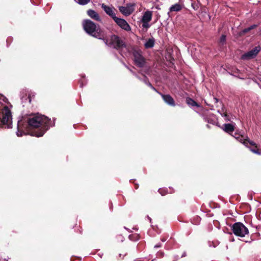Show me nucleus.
<instances>
[{
  "mask_svg": "<svg viewBox=\"0 0 261 261\" xmlns=\"http://www.w3.org/2000/svg\"><path fill=\"white\" fill-rule=\"evenodd\" d=\"M28 121L30 128L34 129L32 135L37 137L43 136L51 126L50 119L39 113L29 115Z\"/></svg>",
  "mask_w": 261,
  "mask_h": 261,
  "instance_id": "obj_1",
  "label": "nucleus"
},
{
  "mask_svg": "<svg viewBox=\"0 0 261 261\" xmlns=\"http://www.w3.org/2000/svg\"><path fill=\"white\" fill-rule=\"evenodd\" d=\"M82 25L84 30L87 34L94 38L102 40L107 44L108 41L107 33L105 30L101 29L98 24L96 25L90 19H85L83 20Z\"/></svg>",
  "mask_w": 261,
  "mask_h": 261,
  "instance_id": "obj_2",
  "label": "nucleus"
},
{
  "mask_svg": "<svg viewBox=\"0 0 261 261\" xmlns=\"http://www.w3.org/2000/svg\"><path fill=\"white\" fill-rule=\"evenodd\" d=\"M12 114L8 106L0 102V126L7 125L8 128L12 126Z\"/></svg>",
  "mask_w": 261,
  "mask_h": 261,
  "instance_id": "obj_3",
  "label": "nucleus"
},
{
  "mask_svg": "<svg viewBox=\"0 0 261 261\" xmlns=\"http://www.w3.org/2000/svg\"><path fill=\"white\" fill-rule=\"evenodd\" d=\"M231 229L235 236L241 238L245 237L249 233L248 228L240 222L233 224L231 226Z\"/></svg>",
  "mask_w": 261,
  "mask_h": 261,
  "instance_id": "obj_4",
  "label": "nucleus"
},
{
  "mask_svg": "<svg viewBox=\"0 0 261 261\" xmlns=\"http://www.w3.org/2000/svg\"><path fill=\"white\" fill-rule=\"evenodd\" d=\"M141 50L133 49V55L134 58L135 65L139 68H142L146 63L145 59L142 55Z\"/></svg>",
  "mask_w": 261,
  "mask_h": 261,
  "instance_id": "obj_5",
  "label": "nucleus"
},
{
  "mask_svg": "<svg viewBox=\"0 0 261 261\" xmlns=\"http://www.w3.org/2000/svg\"><path fill=\"white\" fill-rule=\"evenodd\" d=\"M110 44L118 50L126 47V44L124 41L120 37L116 35L111 36Z\"/></svg>",
  "mask_w": 261,
  "mask_h": 261,
  "instance_id": "obj_6",
  "label": "nucleus"
},
{
  "mask_svg": "<svg viewBox=\"0 0 261 261\" xmlns=\"http://www.w3.org/2000/svg\"><path fill=\"white\" fill-rule=\"evenodd\" d=\"M30 128V125L28 121V116L22 117V118L17 122V135L18 136H21V133L28 128Z\"/></svg>",
  "mask_w": 261,
  "mask_h": 261,
  "instance_id": "obj_7",
  "label": "nucleus"
},
{
  "mask_svg": "<svg viewBox=\"0 0 261 261\" xmlns=\"http://www.w3.org/2000/svg\"><path fill=\"white\" fill-rule=\"evenodd\" d=\"M260 50V47L259 46H256L251 50L245 53L242 56V59L248 60L253 59L255 57L259 51Z\"/></svg>",
  "mask_w": 261,
  "mask_h": 261,
  "instance_id": "obj_8",
  "label": "nucleus"
},
{
  "mask_svg": "<svg viewBox=\"0 0 261 261\" xmlns=\"http://www.w3.org/2000/svg\"><path fill=\"white\" fill-rule=\"evenodd\" d=\"M233 137L239 142L242 143L246 147H249V145H255V143L250 140L247 137L245 139L243 135H240L238 133H235Z\"/></svg>",
  "mask_w": 261,
  "mask_h": 261,
  "instance_id": "obj_9",
  "label": "nucleus"
},
{
  "mask_svg": "<svg viewBox=\"0 0 261 261\" xmlns=\"http://www.w3.org/2000/svg\"><path fill=\"white\" fill-rule=\"evenodd\" d=\"M101 8L105 12V13L110 16L113 20L116 17L115 12L116 10L114 7H111L109 6L102 4L101 5Z\"/></svg>",
  "mask_w": 261,
  "mask_h": 261,
  "instance_id": "obj_10",
  "label": "nucleus"
},
{
  "mask_svg": "<svg viewBox=\"0 0 261 261\" xmlns=\"http://www.w3.org/2000/svg\"><path fill=\"white\" fill-rule=\"evenodd\" d=\"M114 20L122 29L126 31H130L131 30L130 25L124 19L116 17Z\"/></svg>",
  "mask_w": 261,
  "mask_h": 261,
  "instance_id": "obj_11",
  "label": "nucleus"
},
{
  "mask_svg": "<svg viewBox=\"0 0 261 261\" xmlns=\"http://www.w3.org/2000/svg\"><path fill=\"white\" fill-rule=\"evenodd\" d=\"M158 93L162 96L163 99L167 104L171 107L175 106V101L170 95L164 94L160 92H158Z\"/></svg>",
  "mask_w": 261,
  "mask_h": 261,
  "instance_id": "obj_12",
  "label": "nucleus"
},
{
  "mask_svg": "<svg viewBox=\"0 0 261 261\" xmlns=\"http://www.w3.org/2000/svg\"><path fill=\"white\" fill-rule=\"evenodd\" d=\"M87 13L88 15L92 19L97 21L100 22L101 19L99 14L94 10L89 9L87 11Z\"/></svg>",
  "mask_w": 261,
  "mask_h": 261,
  "instance_id": "obj_13",
  "label": "nucleus"
},
{
  "mask_svg": "<svg viewBox=\"0 0 261 261\" xmlns=\"http://www.w3.org/2000/svg\"><path fill=\"white\" fill-rule=\"evenodd\" d=\"M152 12L150 11H146L143 14L141 21H144L145 22H149L152 19Z\"/></svg>",
  "mask_w": 261,
  "mask_h": 261,
  "instance_id": "obj_14",
  "label": "nucleus"
},
{
  "mask_svg": "<svg viewBox=\"0 0 261 261\" xmlns=\"http://www.w3.org/2000/svg\"><path fill=\"white\" fill-rule=\"evenodd\" d=\"M222 129L226 133L230 134L234 130V126L231 123H225L223 124Z\"/></svg>",
  "mask_w": 261,
  "mask_h": 261,
  "instance_id": "obj_15",
  "label": "nucleus"
},
{
  "mask_svg": "<svg viewBox=\"0 0 261 261\" xmlns=\"http://www.w3.org/2000/svg\"><path fill=\"white\" fill-rule=\"evenodd\" d=\"M220 104L222 105V107L221 110H218V112L219 113L222 117H224L226 120L228 121H230V118L229 115L227 114L226 110H225V108L224 106V105L222 102H220Z\"/></svg>",
  "mask_w": 261,
  "mask_h": 261,
  "instance_id": "obj_16",
  "label": "nucleus"
},
{
  "mask_svg": "<svg viewBox=\"0 0 261 261\" xmlns=\"http://www.w3.org/2000/svg\"><path fill=\"white\" fill-rule=\"evenodd\" d=\"M256 27H257V25H256V24L252 25L250 26L249 27H248L247 28H245V29H243L242 31H241V32H240L239 33V36H243L245 34L248 33L251 30L256 28Z\"/></svg>",
  "mask_w": 261,
  "mask_h": 261,
  "instance_id": "obj_17",
  "label": "nucleus"
},
{
  "mask_svg": "<svg viewBox=\"0 0 261 261\" xmlns=\"http://www.w3.org/2000/svg\"><path fill=\"white\" fill-rule=\"evenodd\" d=\"M186 102L187 104L191 107H200V105H199L197 102H196L192 98L190 97H187L186 99Z\"/></svg>",
  "mask_w": 261,
  "mask_h": 261,
  "instance_id": "obj_18",
  "label": "nucleus"
},
{
  "mask_svg": "<svg viewBox=\"0 0 261 261\" xmlns=\"http://www.w3.org/2000/svg\"><path fill=\"white\" fill-rule=\"evenodd\" d=\"M155 40L153 38H149L147 42L144 44L145 48H150L154 46Z\"/></svg>",
  "mask_w": 261,
  "mask_h": 261,
  "instance_id": "obj_19",
  "label": "nucleus"
},
{
  "mask_svg": "<svg viewBox=\"0 0 261 261\" xmlns=\"http://www.w3.org/2000/svg\"><path fill=\"white\" fill-rule=\"evenodd\" d=\"M182 9L181 6L179 4H176L172 5L170 8V12H178L180 11Z\"/></svg>",
  "mask_w": 261,
  "mask_h": 261,
  "instance_id": "obj_20",
  "label": "nucleus"
},
{
  "mask_svg": "<svg viewBox=\"0 0 261 261\" xmlns=\"http://www.w3.org/2000/svg\"><path fill=\"white\" fill-rule=\"evenodd\" d=\"M119 10L121 13L125 15V16H128L130 14L131 12L129 11L128 9L125 7L121 6L119 7Z\"/></svg>",
  "mask_w": 261,
  "mask_h": 261,
  "instance_id": "obj_21",
  "label": "nucleus"
},
{
  "mask_svg": "<svg viewBox=\"0 0 261 261\" xmlns=\"http://www.w3.org/2000/svg\"><path fill=\"white\" fill-rule=\"evenodd\" d=\"M251 146H252V148H250V150L257 154H261V152L259 151V150L257 148V145L255 143V145H250Z\"/></svg>",
  "mask_w": 261,
  "mask_h": 261,
  "instance_id": "obj_22",
  "label": "nucleus"
},
{
  "mask_svg": "<svg viewBox=\"0 0 261 261\" xmlns=\"http://www.w3.org/2000/svg\"><path fill=\"white\" fill-rule=\"evenodd\" d=\"M205 120L208 123L212 124L213 125L217 124V123L216 120L215 118L207 117L205 118Z\"/></svg>",
  "mask_w": 261,
  "mask_h": 261,
  "instance_id": "obj_23",
  "label": "nucleus"
},
{
  "mask_svg": "<svg viewBox=\"0 0 261 261\" xmlns=\"http://www.w3.org/2000/svg\"><path fill=\"white\" fill-rule=\"evenodd\" d=\"M226 35H224V34H223V35H222L221 36V37H220V41H219V42H220V43L221 44L223 45V44H224L225 43V42H226Z\"/></svg>",
  "mask_w": 261,
  "mask_h": 261,
  "instance_id": "obj_24",
  "label": "nucleus"
},
{
  "mask_svg": "<svg viewBox=\"0 0 261 261\" xmlns=\"http://www.w3.org/2000/svg\"><path fill=\"white\" fill-rule=\"evenodd\" d=\"M158 192L161 194L162 196H165L168 193V191L164 189H159Z\"/></svg>",
  "mask_w": 261,
  "mask_h": 261,
  "instance_id": "obj_25",
  "label": "nucleus"
},
{
  "mask_svg": "<svg viewBox=\"0 0 261 261\" xmlns=\"http://www.w3.org/2000/svg\"><path fill=\"white\" fill-rule=\"evenodd\" d=\"M79 4L81 5H85L89 3L90 0H77Z\"/></svg>",
  "mask_w": 261,
  "mask_h": 261,
  "instance_id": "obj_26",
  "label": "nucleus"
},
{
  "mask_svg": "<svg viewBox=\"0 0 261 261\" xmlns=\"http://www.w3.org/2000/svg\"><path fill=\"white\" fill-rule=\"evenodd\" d=\"M142 22V27L144 28L148 29L150 27V25H149V22H145L144 21H141Z\"/></svg>",
  "mask_w": 261,
  "mask_h": 261,
  "instance_id": "obj_27",
  "label": "nucleus"
},
{
  "mask_svg": "<svg viewBox=\"0 0 261 261\" xmlns=\"http://www.w3.org/2000/svg\"><path fill=\"white\" fill-rule=\"evenodd\" d=\"M148 87H149L151 89H152L153 90L156 91V92H158V90H156V88H155L151 84L150 82L149 83H147V85Z\"/></svg>",
  "mask_w": 261,
  "mask_h": 261,
  "instance_id": "obj_28",
  "label": "nucleus"
},
{
  "mask_svg": "<svg viewBox=\"0 0 261 261\" xmlns=\"http://www.w3.org/2000/svg\"><path fill=\"white\" fill-rule=\"evenodd\" d=\"M144 76V79L143 80V81L144 82V83L147 85V83H149L150 82L149 81V79L145 75H143Z\"/></svg>",
  "mask_w": 261,
  "mask_h": 261,
  "instance_id": "obj_29",
  "label": "nucleus"
},
{
  "mask_svg": "<svg viewBox=\"0 0 261 261\" xmlns=\"http://www.w3.org/2000/svg\"><path fill=\"white\" fill-rule=\"evenodd\" d=\"M135 179H131L130 181L131 182L134 184L135 188L137 189L139 188V185L138 184L135 183Z\"/></svg>",
  "mask_w": 261,
  "mask_h": 261,
  "instance_id": "obj_30",
  "label": "nucleus"
},
{
  "mask_svg": "<svg viewBox=\"0 0 261 261\" xmlns=\"http://www.w3.org/2000/svg\"><path fill=\"white\" fill-rule=\"evenodd\" d=\"M161 246H162L161 244H158L155 245L154 247L155 248H159V247H161Z\"/></svg>",
  "mask_w": 261,
  "mask_h": 261,
  "instance_id": "obj_31",
  "label": "nucleus"
},
{
  "mask_svg": "<svg viewBox=\"0 0 261 261\" xmlns=\"http://www.w3.org/2000/svg\"><path fill=\"white\" fill-rule=\"evenodd\" d=\"M28 98L29 99V102L31 103V95H29Z\"/></svg>",
  "mask_w": 261,
  "mask_h": 261,
  "instance_id": "obj_32",
  "label": "nucleus"
},
{
  "mask_svg": "<svg viewBox=\"0 0 261 261\" xmlns=\"http://www.w3.org/2000/svg\"><path fill=\"white\" fill-rule=\"evenodd\" d=\"M214 100L216 102H219V99L217 98H214Z\"/></svg>",
  "mask_w": 261,
  "mask_h": 261,
  "instance_id": "obj_33",
  "label": "nucleus"
},
{
  "mask_svg": "<svg viewBox=\"0 0 261 261\" xmlns=\"http://www.w3.org/2000/svg\"><path fill=\"white\" fill-rule=\"evenodd\" d=\"M161 240H162V241H163V242H165V241H166V238H162V239H161Z\"/></svg>",
  "mask_w": 261,
  "mask_h": 261,
  "instance_id": "obj_34",
  "label": "nucleus"
},
{
  "mask_svg": "<svg viewBox=\"0 0 261 261\" xmlns=\"http://www.w3.org/2000/svg\"><path fill=\"white\" fill-rule=\"evenodd\" d=\"M206 127H207L208 128H211V127H210V125H209V124H206Z\"/></svg>",
  "mask_w": 261,
  "mask_h": 261,
  "instance_id": "obj_35",
  "label": "nucleus"
},
{
  "mask_svg": "<svg viewBox=\"0 0 261 261\" xmlns=\"http://www.w3.org/2000/svg\"><path fill=\"white\" fill-rule=\"evenodd\" d=\"M163 254H164V253H163V252H161V257H162V256H163Z\"/></svg>",
  "mask_w": 261,
  "mask_h": 261,
  "instance_id": "obj_36",
  "label": "nucleus"
},
{
  "mask_svg": "<svg viewBox=\"0 0 261 261\" xmlns=\"http://www.w3.org/2000/svg\"><path fill=\"white\" fill-rule=\"evenodd\" d=\"M80 86H81V87H82L83 86V85L82 84Z\"/></svg>",
  "mask_w": 261,
  "mask_h": 261,
  "instance_id": "obj_37",
  "label": "nucleus"
}]
</instances>
